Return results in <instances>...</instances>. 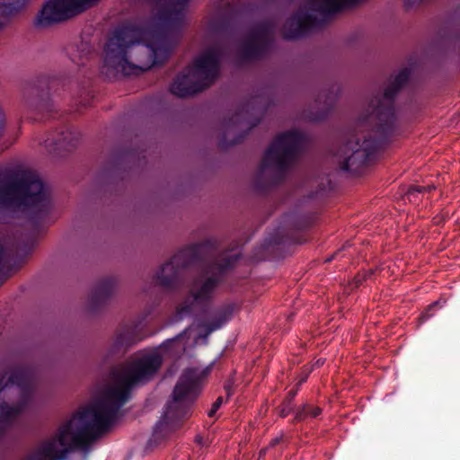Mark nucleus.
I'll return each instance as SVG.
<instances>
[{
  "label": "nucleus",
  "instance_id": "37",
  "mask_svg": "<svg viewBox=\"0 0 460 460\" xmlns=\"http://www.w3.org/2000/svg\"><path fill=\"white\" fill-rule=\"evenodd\" d=\"M306 379H307V375H305L304 377H302V378L298 381V383L296 384L297 387H298L299 385H301L304 382H305V381H306Z\"/></svg>",
  "mask_w": 460,
  "mask_h": 460
},
{
  "label": "nucleus",
  "instance_id": "6",
  "mask_svg": "<svg viewBox=\"0 0 460 460\" xmlns=\"http://www.w3.org/2000/svg\"><path fill=\"white\" fill-rule=\"evenodd\" d=\"M305 142V135L298 130L279 135L264 154L255 175V189L267 191L280 184L302 152Z\"/></svg>",
  "mask_w": 460,
  "mask_h": 460
},
{
  "label": "nucleus",
  "instance_id": "22",
  "mask_svg": "<svg viewBox=\"0 0 460 460\" xmlns=\"http://www.w3.org/2000/svg\"><path fill=\"white\" fill-rule=\"evenodd\" d=\"M322 413V410L319 407H313L307 403L299 407L296 411L294 422L302 421L305 420L308 416L313 418L318 417Z\"/></svg>",
  "mask_w": 460,
  "mask_h": 460
},
{
  "label": "nucleus",
  "instance_id": "3",
  "mask_svg": "<svg viewBox=\"0 0 460 460\" xmlns=\"http://www.w3.org/2000/svg\"><path fill=\"white\" fill-rule=\"evenodd\" d=\"M402 89V70L383 89L366 99L355 120V132L341 135L330 153L333 164L351 175L362 173L374 159L377 148L395 131V97Z\"/></svg>",
  "mask_w": 460,
  "mask_h": 460
},
{
  "label": "nucleus",
  "instance_id": "19",
  "mask_svg": "<svg viewBox=\"0 0 460 460\" xmlns=\"http://www.w3.org/2000/svg\"><path fill=\"white\" fill-rule=\"evenodd\" d=\"M136 342L129 329L118 332L107 351V358L123 355Z\"/></svg>",
  "mask_w": 460,
  "mask_h": 460
},
{
  "label": "nucleus",
  "instance_id": "13",
  "mask_svg": "<svg viewBox=\"0 0 460 460\" xmlns=\"http://www.w3.org/2000/svg\"><path fill=\"white\" fill-rule=\"evenodd\" d=\"M270 104V102L266 91H262L261 93L252 97L251 100L241 107L226 122V130L224 134L223 141L229 146L240 142L244 135L239 136L238 138L226 143L227 135L230 133L231 128L237 125L243 124L246 126L247 130L252 129L260 123L263 111Z\"/></svg>",
  "mask_w": 460,
  "mask_h": 460
},
{
  "label": "nucleus",
  "instance_id": "38",
  "mask_svg": "<svg viewBox=\"0 0 460 460\" xmlns=\"http://www.w3.org/2000/svg\"><path fill=\"white\" fill-rule=\"evenodd\" d=\"M403 4H404V10H405L410 5L409 0H404Z\"/></svg>",
  "mask_w": 460,
  "mask_h": 460
},
{
  "label": "nucleus",
  "instance_id": "31",
  "mask_svg": "<svg viewBox=\"0 0 460 460\" xmlns=\"http://www.w3.org/2000/svg\"><path fill=\"white\" fill-rule=\"evenodd\" d=\"M281 440H282V437H281V436H280V437H276L275 438H273V439L270 442V444H269L268 447L270 448V447H275V446H276V445H278Z\"/></svg>",
  "mask_w": 460,
  "mask_h": 460
},
{
  "label": "nucleus",
  "instance_id": "30",
  "mask_svg": "<svg viewBox=\"0 0 460 460\" xmlns=\"http://www.w3.org/2000/svg\"><path fill=\"white\" fill-rule=\"evenodd\" d=\"M222 402H223V398L218 397L216 400V402L212 404L211 409L208 411V415L209 417H213L216 414V412L217 411V410L220 408V406L222 405Z\"/></svg>",
  "mask_w": 460,
  "mask_h": 460
},
{
  "label": "nucleus",
  "instance_id": "8",
  "mask_svg": "<svg viewBox=\"0 0 460 460\" xmlns=\"http://www.w3.org/2000/svg\"><path fill=\"white\" fill-rule=\"evenodd\" d=\"M223 49L218 44L206 49L197 57L172 82L170 91L178 97L185 98L202 92L214 84L219 75V64Z\"/></svg>",
  "mask_w": 460,
  "mask_h": 460
},
{
  "label": "nucleus",
  "instance_id": "29",
  "mask_svg": "<svg viewBox=\"0 0 460 460\" xmlns=\"http://www.w3.org/2000/svg\"><path fill=\"white\" fill-rule=\"evenodd\" d=\"M75 102L77 105L86 107L90 104L89 93L84 92L79 97L76 98Z\"/></svg>",
  "mask_w": 460,
  "mask_h": 460
},
{
  "label": "nucleus",
  "instance_id": "27",
  "mask_svg": "<svg viewBox=\"0 0 460 460\" xmlns=\"http://www.w3.org/2000/svg\"><path fill=\"white\" fill-rule=\"evenodd\" d=\"M29 1L30 0H11L9 8L13 11H20L28 4Z\"/></svg>",
  "mask_w": 460,
  "mask_h": 460
},
{
  "label": "nucleus",
  "instance_id": "11",
  "mask_svg": "<svg viewBox=\"0 0 460 460\" xmlns=\"http://www.w3.org/2000/svg\"><path fill=\"white\" fill-rule=\"evenodd\" d=\"M34 374L29 367H16L0 377V394L7 391L19 396L18 402L10 405L6 402L0 404V436L11 426L13 420L26 409L31 400Z\"/></svg>",
  "mask_w": 460,
  "mask_h": 460
},
{
  "label": "nucleus",
  "instance_id": "10",
  "mask_svg": "<svg viewBox=\"0 0 460 460\" xmlns=\"http://www.w3.org/2000/svg\"><path fill=\"white\" fill-rule=\"evenodd\" d=\"M218 245L217 239L211 237L181 249L161 265L154 276L155 284L166 291L176 290L182 284V270L207 260Z\"/></svg>",
  "mask_w": 460,
  "mask_h": 460
},
{
  "label": "nucleus",
  "instance_id": "32",
  "mask_svg": "<svg viewBox=\"0 0 460 460\" xmlns=\"http://www.w3.org/2000/svg\"><path fill=\"white\" fill-rule=\"evenodd\" d=\"M232 385H233V384H232L231 382H228V383H227V384H226V385H225V386H224V388H225V390H226V395H227V397H229V396L232 394V393H233V390H232Z\"/></svg>",
  "mask_w": 460,
  "mask_h": 460
},
{
  "label": "nucleus",
  "instance_id": "9",
  "mask_svg": "<svg viewBox=\"0 0 460 460\" xmlns=\"http://www.w3.org/2000/svg\"><path fill=\"white\" fill-rule=\"evenodd\" d=\"M359 0H307L286 22L283 37L293 40L322 28L334 14L356 5Z\"/></svg>",
  "mask_w": 460,
  "mask_h": 460
},
{
  "label": "nucleus",
  "instance_id": "5",
  "mask_svg": "<svg viewBox=\"0 0 460 460\" xmlns=\"http://www.w3.org/2000/svg\"><path fill=\"white\" fill-rule=\"evenodd\" d=\"M239 258L238 252L224 251L217 253L216 250L210 257L203 261L201 272L192 279L190 286L189 296L177 307L179 320L207 309L214 298L216 289Z\"/></svg>",
  "mask_w": 460,
  "mask_h": 460
},
{
  "label": "nucleus",
  "instance_id": "34",
  "mask_svg": "<svg viewBox=\"0 0 460 460\" xmlns=\"http://www.w3.org/2000/svg\"><path fill=\"white\" fill-rule=\"evenodd\" d=\"M324 361H325V359H323V358H319V359H317V360L315 361V363H314V367H320L321 366H323V365L324 364Z\"/></svg>",
  "mask_w": 460,
  "mask_h": 460
},
{
  "label": "nucleus",
  "instance_id": "35",
  "mask_svg": "<svg viewBox=\"0 0 460 460\" xmlns=\"http://www.w3.org/2000/svg\"><path fill=\"white\" fill-rule=\"evenodd\" d=\"M268 449H269L268 447H265V448L261 449L260 452H259V457L260 458L263 457L266 455V452H267Z\"/></svg>",
  "mask_w": 460,
  "mask_h": 460
},
{
  "label": "nucleus",
  "instance_id": "20",
  "mask_svg": "<svg viewBox=\"0 0 460 460\" xmlns=\"http://www.w3.org/2000/svg\"><path fill=\"white\" fill-rule=\"evenodd\" d=\"M234 309L235 305L234 304H227L218 308L213 319L205 325L206 335H209L229 322L234 315Z\"/></svg>",
  "mask_w": 460,
  "mask_h": 460
},
{
  "label": "nucleus",
  "instance_id": "39",
  "mask_svg": "<svg viewBox=\"0 0 460 460\" xmlns=\"http://www.w3.org/2000/svg\"><path fill=\"white\" fill-rule=\"evenodd\" d=\"M211 28L214 29V30H218V28L217 27V25L215 24V21H213L211 22Z\"/></svg>",
  "mask_w": 460,
  "mask_h": 460
},
{
  "label": "nucleus",
  "instance_id": "25",
  "mask_svg": "<svg viewBox=\"0 0 460 460\" xmlns=\"http://www.w3.org/2000/svg\"><path fill=\"white\" fill-rule=\"evenodd\" d=\"M376 272L375 270H369L368 271H364L361 273H358L354 278V285L356 288L359 287L363 281L367 280V279H370L371 276Z\"/></svg>",
  "mask_w": 460,
  "mask_h": 460
},
{
  "label": "nucleus",
  "instance_id": "2",
  "mask_svg": "<svg viewBox=\"0 0 460 460\" xmlns=\"http://www.w3.org/2000/svg\"><path fill=\"white\" fill-rule=\"evenodd\" d=\"M153 21L145 28L124 26L109 38L104 68L113 75H130L164 64L179 43L192 0H147Z\"/></svg>",
  "mask_w": 460,
  "mask_h": 460
},
{
  "label": "nucleus",
  "instance_id": "7",
  "mask_svg": "<svg viewBox=\"0 0 460 460\" xmlns=\"http://www.w3.org/2000/svg\"><path fill=\"white\" fill-rule=\"evenodd\" d=\"M200 390V373L196 368H187L180 376L172 400L168 402L161 420L155 424L149 444H158L169 434L179 429L188 415L190 406Z\"/></svg>",
  "mask_w": 460,
  "mask_h": 460
},
{
  "label": "nucleus",
  "instance_id": "18",
  "mask_svg": "<svg viewBox=\"0 0 460 460\" xmlns=\"http://www.w3.org/2000/svg\"><path fill=\"white\" fill-rule=\"evenodd\" d=\"M341 92V87L338 84H332L331 88L328 90V93L323 92L321 93L317 99L315 100L316 105L319 108L320 111L316 114L313 119L319 120L324 119L328 112L333 107L339 94Z\"/></svg>",
  "mask_w": 460,
  "mask_h": 460
},
{
  "label": "nucleus",
  "instance_id": "24",
  "mask_svg": "<svg viewBox=\"0 0 460 460\" xmlns=\"http://www.w3.org/2000/svg\"><path fill=\"white\" fill-rule=\"evenodd\" d=\"M190 328L184 329L181 332H180L178 335H176L172 339L166 340L163 344L162 347L168 349L170 347H175L176 352H181L185 349V344L181 343L180 340L186 335Z\"/></svg>",
  "mask_w": 460,
  "mask_h": 460
},
{
  "label": "nucleus",
  "instance_id": "23",
  "mask_svg": "<svg viewBox=\"0 0 460 460\" xmlns=\"http://www.w3.org/2000/svg\"><path fill=\"white\" fill-rule=\"evenodd\" d=\"M297 393V389L291 390L287 397L284 399L283 402L278 407L277 411L280 417H287L293 410V401Z\"/></svg>",
  "mask_w": 460,
  "mask_h": 460
},
{
  "label": "nucleus",
  "instance_id": "15",
  "mask_svg": "<svg viewBox=\"0 0 460 460\" xmlns=\"http://www.w3.org/2000/svg\"><path fill=\"white\" fill-rule=\"evenodd\" d=\"M55 84L54 79L41 77L28 86L23 93V102L26 108L42 115L56 111V105L50 95V90Z\"/></svg>",
  "mask_w": 460,
  "mask_h": 460
},
{
  "label": "nucleus",
  "instance_id": "4",
  "mask_svg": "<svg viewBox=\"0 0 460 460\" xmlns=\"http://www.w3.org/2000/svg\"><path fill=\"white\" fill-rule=\"evenodd\" d=\"M49 208V192L37 173L24 171L13 179L0 167V208L22 212L36 220ZM5 264L4 248L0 244V272Z\"/></svg>",
  "mask_w": 460,
  "mask_h": 460
},
{
  "label": "nucleus",
  "instance_id": "36",
  "mask_svg": "<svg viewBox=\"0 0 460 460\" xmlns=\"http://www.w3.org/2000/svg\"><path fill=\"white\" fill-rule=\"evenodd\" d=\"M339 252H340V251H338L337 252H335L334 254H332L331 257L327 258V259L325 260V262H330V261H332Z\"/></svg>",
  "mask_w": 460,
  "mask_h": 460
},
{
  "label": "nucleus",
  "instance_id": "28",
  "mask_svg": "<svg viewBox=\"0 0 460 460\" xmlns=\"http://www.w3.org/2000/svg\"><path fill=\"white\" fill-rule=\"evenodd\" d=\"M438 305V303H433L431 305H429L426 309L425 311L420 314V322H425L427 321L429 318H430L432 315H433V310L434 308Z\"/></svg>",
  "mask_w": 460,
  "mask_h": 460
},
{
  "label": "nucleus",
  "instance_id": "21",
  "mask_svg": "<svg viewBox=\"0 0 460 460\" xmlns=\"http://www.w3.org/2000/svg\"><path fill=\"white\" fill-rule=\"evenodd\" d=\"M93 55V48L89 42L81 41L75 48H73L70 52V58L72 62L78 66H84V61Z\"/></svg>",
  "mask_w": 460,
  "mask_h": 460
},
{
  "label": "nucleus",
  "instance_id": "26",
  "mask_svg": "<svg viewBox=\"0 0 460 460\" xmlns=\"http://www.w3.org/2000/svg\"><path fill=\"white\" fill-rule=\"evenodd\" d=\"M425 187L417 186V185H411L407 191L404 192V196L406 195L410 201H411V198L415 197L416 194L421 193L423 190H425Z\"/></svg>",
  "mask_w": 460,
  "mask_h": 460
},
{
  "label": "nucleus",
  "instance_id": "14",
  "mask_svg": "<svg viewBox=\"0 0 460 460\" xmlns=\"http://www.w3.org/2000/svg\"><path fill=\"white\" fill-rule=\"evenodd\" d=\"M275 27L271 20L255 24L240 46L241 58L243 60H256L263 58L273 40Z\"/></svg>",
  "mask_w": 460,
  "mask_h": 460
},
{
  "label": "nucleus",
  "instance_id": "16",
  "mask_svg": "<svg viewBox=\"0 0 460 460\" xmlns=\"http://www.w3.org/2000/svg\"><path fill=\"white\" fill-rule=\"evenodd\" d=\"M80 141V133L72 127H64L59 131L51 133L44 140L49 154L59 155L61 152H70L76 148Z\"/></svg>",
  "mask_w": 460,
  "mask_h": 460
},
{
  "label": "nucleus",
  "instance_id": "1",
  "mask_svg": "<svg viewBox=\"0 0 460 460\" xmlns=\"http://www.w3.org/2000/svg\"><path fill=\"white\" fill-rule=\"evenodd\" d=\"M162 364V356L151 352L113 367L111 383L100 396L61 420L53 434L23 460H64L75 449L81 450L83 460H86L93 446L110 429L129 400L132 388L149 382Z\"/></svg>",
  "mask_w": 460,
  "mask_h": 460
},
{
  "label": "nucleus",
  "instance_id": "17",
  "mask_svg": "<svg viewBox=\"0 0 460 460\" xmlns=\"http://www.w3.org/2000/svg\"><path fill=\"white\" fill-rule=\"evenodd\" d=\"M118 285L119 282L115 277H107L100 279L93 288L88 298V310L96 312L104 307L116 293Z\"/></svg>",
  "mask_w": 460,
  "mask_h": 460
},
{
  "label": "nucleus",
  "instance_id": "33",
  "mask_svg": "<svg viewBox=\"0 0 460 460\" xmlns=\"http://www.w3.org/2000/svg\"><path fill=\"white\" fill-rule=\"evenodd\" d=\"M410 75H411L410 69L408 67L404 66V74H403V76H404V86L406 85V84L409 81Z\"/></svg>",
  "mask_w": 460,
  "mask_h": 460
},
{
  "label": "nucleus",
  "instance_id": "12",
  "mask_svg": "<svg viewBox=\"0 0 460 460\" xmlns=\"http://www.w3.org/2000/svg\"><path fill=\"white\" fill-rule=\"evenodd\" d=\"M99 0H47L34 20L36 27L66 21L95 5Z\"/></svg>",
  "mask_w": 460,
  "mask_h": 460
}]
</instances>
